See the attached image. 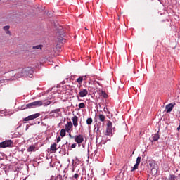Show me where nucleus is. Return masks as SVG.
Returning a JSON list of instances; mask_svg holds the SVG:
<instances>
[{
    "instance_id": "nucleus-1",
    "label": "nucleus",
    "mask_w": 180,
    "mask_h": 180,
    "mask_svg": "<svg viewBox=\"0 0 180 180\" xmlns=\"http://www.w3.org/2000/svg\"><path fill=\"white\" fill-rule=\"evenodd\" d=\"M14 77L15 78H21V77L32 78V77H33V69L31 67L24 68L18 70V73H15Z\"/></svg>"
},
{
    "instance_id": "nucleus-2",
    "label": "nucleus",
    "mask_w": 180,
    "mask_h": 180,
    "mask_svg": "<svg viewBox=\"0 0 180 180\" xmlns=\"http://www.w3.org/2000/svg\"><path fill=\"white\" fill-rule=\"evenodd\" d=\"M13 142L12 140H7L0 143V148H6V147H12Z\"/></svg>"
},
{
    "instance_id": "nucleus-3",
    "label": "nucleus",
    "mask_w": 180,
    "mask_h": 180,
    "mask_svg": "<svg viewBox=\"0 0 180 180\" xmlns=\"http://www.w3.org/2000/svg\"><path fill=\"white\" fill-rule=\"evenodd\" d=\"M75 143H77L79 146L82 144V143H84V135L79 134L75 136Z\"/></svg>"
},
{
    "instance_id": "nucleus-4",
    "label": "nucleus",
    "mask_w": 180,
    "mask_h": 180,
    "mask_svg": "<svg viewBox=\"0 0 180 180\" xmlns=\"http://www.w3.org/2000/svg\"><path fill=\"white\" fill-rule=\"evenodd\" d=\"M40 116V113H36L34 115H29L28 117L24 118V122H29L30 120H34V119H37Z\"/></svg>"
},
{
    "instance_id": "nucleus-5",
    "label": "nucleus",
    "mask_w": 180,
    "mask_h": 180,
    "mask_svg": "<svg viewBox=\"0 0 180 180\" xmlns=\"http://www.w3.org/2000/svg\"><path fill=\"white\" fill-rule=\"evenodd\" d=\"M33 108H37L39 106H43V101H36L32 103Z\"/></svg>"
},
{
    "instance_id": "nucleus-6",
    "label": "nucleus",
    "mask_w": 180,
    "mask_h": 180,
    "mask_svg": "<svg viewBox=\"0 0 180 180\" xmlns=\"http://www.w3.org/2000/svg\"><path fill=\"white\" fill-rule=\"evenodd\" d=\"M86 95H88V90L86 89H82L79 92V96H80V98H85Z\"/></svg>"
},
{
    "instance_id": "nucleus-7",
    "label": "nucleus",
    "mask_w": 180,
    "mask_h": 180,
    "mask_svg": "<svg viewBox=\"0 0 180 180\" xmlns=\"http://www.w3.org/2000/svg\"><path fill=\"white\" fill-rule=\"evenodd\" d=\"M73 127L72 122L71 121L68 122L65 125V131L68 133L70 130H71V128Z\"/></svg>"
},
{
    "instance_id": "nucleus-8",
    "label": "nucleus",
    "mask_w": 180,
    "mask_h": 180,
    "mask_svg": "<svg viewBox=\"0 0 180 180\" xmlns=\"http://www.w3.org/2000/svg\"><path fill=\"white\" fill-rule=\"evenodd\" d=\"M167 113H169V112H172V109H174V104L169 103L165 107Z\"/></svg>"
},
{
    "instance_id": "nucleus-9",
    "label": "nucleus",
    "mask_w": 180,
    "mask_h": 180,
    "mask_svg": "<svg viewBox=\"0 0 180 180\" xmlns=\"http://www.w3.org/2000/svg\"><path fill=\"white\" fill-rule=\"evenodd\" d=\"M72 126L75 127H77L78 126V117L77 115H75L72 118Z\"/></svg>"
},
{
    "instance_id": "nucleus-10",
    "label": "nucleus",
    "mask_w": 180,
    "mask_h": 180,
    "mask_svg": "<svg viewBox=\"0 0 180 180\" xmlns=\"http://www.w3.org/2000/svg\"><path fill=\"white\" fill-rule=\"evenodd\" d=\"M160 139V131H158L152 136V141H158Z\"/></svg>"
},
{
    "instance_id": "nucleus-11",
    "label": "nucleus",
    "mask_w": 180,
    "mask_h": 180,
    "mask_svg": "<svg viewBox=\"0 0 180 180\" xmlns=\"http://www.w3.org/2000/svg\"><path fill=\"white\" fill-rule=\"evenodd\" d=\"M113 128H109V127H107L106 128V131L105 133V136H110V134H112V129Z\"/></svg>"
},
{
    "instance_id": "nucleus-12",
    "label": "nucleus",
    "mask_w": 180,
    "mask_h": 180,
    "mask_svg": "<svg viewBox=\"0 0 180 180\" xmlns=\"http://www.w3.org/2000/svg\"><path fill=\"white\" fill-rule=\"evenodd\" d=\"M51 150L53 151V153H56L57 151V144L53 143L51 146Z\"/></svg>"
},
{
    "instance_id": "nucleus-13",
    "label": "nucleus",
    "mask_w": 180,
    "mask_h": 180,
    "mask_svg": "<svg viewBox=\"0 0 180 180\" xmlns=\"http://www.w3.org/2000/svg\"><path fill=\"white\" fill-rule=\"evenodd\" d=\"M10 27H11L9 25H6L4 27V30H5L7 34H11V31H9Z\"/></svg>"
},
{
    "instance_id": "nucleus-14",
    "label": "nucleus",
    "mask_w": 180,
    "mask_h": 180,
    "mask_svg": "<svg viewBox=\"0 0 180 180\" xmlns=\"http://www.w3.org/2000/svg\"><path fill=\"white\" fill-rule=\"evenodd\" d=\"M35 149H36V146L32 145V146H30L27 148V151L28 153H32V151H34Z\"/></svg>"
},
{
    "instance_id": "nucleus-15",
    "label": "nucleus",
    "mask_w": 180,
    "mask_h": 180,
    "mask_svg": "<svg viewBox=\"0 0 180 180\" xmlns=\"http://www.w3.org/2000/svg\"><path fill=\"white\" fill-rule=\"evenodd\" d=\"M60 112H61V109L57 108L56 110H53L52 111H51L50 115H53V113H56L58 115V113H60Z\"/></svg>"
},
{
    "instance_id": "nucleus-16",
    "label": "nucleus",
    "mask_w": 180,
    "mask_h": 180,
    "mask_svg": "<svg viewBox=\"0 0 180 180\" xmlns=\"http://www.w3.org/2000/svg\"><path fill=\"white\" fill-rule=\"evenodd\" d=\"M42 48H43V45H37L36 46H33L32 48V50H39V49L41 50Z\"/></svg>"
},
{
    "instance_id": "nucleus-17",
    "label": "nucleus",
    "mask_w": 180,
    "mask_h": 180,
    "mask_svg": "<svg viewBox=\"0 0 180 180\" xmlns=\"http://www.w3.org/2000/svg\"><path fill=\"white\" fill-rule=\"evenodd\" d=\"M98 119L100 122H105V117L103 115V114H100L98 115Z\"/></svg>"
},
{
    "instance_id": "nucleus-18",
    "label": "nucleus",
    "mask_w": 180,
    "mask_h": 180,
    "mask_svg": "<svg viewBox=\"0 0 180 180\" xmlns=\"http://www.w3.org/2000/svg\"><path fill=\"white\" fill-rule=\"evenodd\" d=\"M66 131H67L65 129H62L60 132V136L62 137H65Z\"/></svg>"
},
{
    "instance_id": "nucleus-19",
    "label": "nucleus",
    "mask_w": 180,
    "mask_h": 180,
    "mask_svg": "<svg viewBox=\"0 0 180 180\" xmlns=\"http://www.w3.org/2000/svg\"><path fill=\"white\" fill-rule=\"evenodd\" d=\"M84 81V77H79L77 79V82H78L79 85H81V84H82V82Z\"/></svg>"
},
{
    "instance_id": "nucleus-20",
    "label": "nucleus",
    "mask_w": 180,
    "mask_h": 180,
    "mask_svg": "<svg viewBox=\"0 0 180 180\" xmlns=\"http://www.w3.org/2000/svg\"><path fill=\"white\" fill-rule=\"evenodd\" d=\"M86 124H88L89 126H90V124H92V122H94V120H92V118L89 117L86 120Z\"/></svg>"
},
{
    "instance_id": "nucleus-21",
    "label": "nucleus",
    "mask_w": 180,
    "mask_h": 180,
    "mask_svg": "<svg viewBox=\"0 0 180 180\" xmlns=\"http://www.w3.org/2000/svg\"><path fill=\"white\" fill-rule=\"evenodd\" d=\"M139 165H140L139 163H136L134 165V167H133V168L131 169V172H133L136 171V169H137L139 168Z\"/></svg>"
},
{
    "instance_id": "nucleus-22",
    "label": "nucleus",
    "mask_w": 180,
    "mask_h": 180,
    "mask_svg": "<svg viewBox=\"0 0 180 180\" xmlns=\"http://www.w3.org/2000/svg\"><path fill=\"white\" fill-rule=\"evenodd\" d=\"M32 108H34L32 103L27 104L25 107L26 109H32Z\"/></svg>"
},
{
    "instance_id": "nucleus-23",
    "label": "nucleus",
    "mask_w": 180,
    "mask_h": 180,
    "mask_svg": "<svg viewBox=\"0 0 180 180\" xmlns=\"http://www.w3.org/2000/svg\"><path fill=\"white\" fill-rule=\"evenodd\" d=\"M176 176L174 174H170L169 176V180H175L176 179Z\"/></svg>"
},
{
    "instance_id": "nucleus-24",
    "label": "nucleus",
    "mask_w": 180,
    "mask_h": 180,
    "mask_svg": "<svg viewBox=\"0 0 180 180\" xmlns=\"http://www.w3.org/2000/svg\"><path fill=\"white\" fill-rule=\"evenodd\" d=\"M79 109H84V108H85V103H80L79 104Z\"/></svg>"
},
{
    "instance_id": "nucleus-25",
    "label": "nucleus",
    "mask_w": 180,
    "mask_h": 180,
    "mask_svg": "<svg viewBox=\"0 0 180 180\" xmlns=\"http://www.w3.org/2000/svg\"><path fill=\"white\" fill-rule=\"evenodd\" d=\"M151 172H152V174H153V175H156V174H157V169H155V168H152L151 169Z\"/></svg>"
},
{
    "instance_id": "nucleus-26",
    "label": "nucleus",
    "mask_w": 180,
    "mask_h": 180,
    "mask_svg": "<svg viewBox=\"0 0 180 180\" xmlns=\"http://www.w3.org/2000/svg\"><path fill=\"white\" fill-rule=\"evenodd\" d=\"M101 96H103V98H108V94L105 91H102Z\"/></svg>"
},
{
    "instance_id": "nucleus-27",
    "label": "nucleus",
    "mask_w": 180,
    "mask_h": 180,
    "mask_svg": "<svg viewBox=\"0 0 180 180\" xmlns=\"http://www.w3.org/2000/svg\"><path fill=\"white\" fill-rule=\"evenodd\" d=\"M107 127H109V128H113L112 127V124L110 121H108V123H107Z\"/></svg>"
},
{
    "instance_id": "nucleus-28",
    "label": "nucleus",
    "mask_w": 180,
    "mask_h": 180,
    "mask_svg": "<svg viewBox=\"0 0 180 180\" xmlns=\"http://www.w3.org/2000/svg\"><path fill=\"white\" fill-rule=\"evenodd\" d=\"M55 180H63V176L61 174L58 175Z\"/></svg>"
},
{
    "instance_id": "nucleus-29",
    "label": "nucleus",
    "mask_w": 180,
    "mask_h": 180,
    "mask_svg": "<svg viewBox=\"0 0 180 180\" xmlns=\"http://www.w3.org/2000/svg\"><path fill=\"white\" fill-rule=\"evenodd\" d=\"M140 162H141V157L139 156L136 158V164H139L140 165Z\"/></svg>"
},
{
    "instance_id": "nucleus-30",
    "label": "nucleus",
    "mask_w": 180,
    "mask_h": 180,
    "mask_svg": "<svg viewBox=\"0 0 180 180\" xmlns=\"http://www.w3.org/2000/svg\"><path fill=\"white\" fill-rule=\"evenodd\" d=\"M73 178H75V179H77V178H79V174H75V175L73 176Z\"/></svg>"
},
{
    "instance_id": "nucleus-31",
    "label": "nucleus",
    "mask_w": 180,
    "mask_h": 180,
    "mask_svg": "<svg viewBox=\"0 0 180 180\" xmlns=\"http://www.w3.org/2000/svg\"><path fill=\"white\" fill-rule=\"evenodd\" d=\"M60 141H61V137L58 136V137L57 138L56 142H57V143H60Z\"/></svg>"
},
{
    "instance_id": "nucleus-32",
    "label": "nucleus",
    "mask_w": 180,
    "mask_h": 180,
    "mask_svg": "<svg viewBox=\"0 0 180 180\" xmlns=\"http://www.w3.org/2000/svg\"><path fill=\"white\" fill-rule=\"evenodd\" d=\"M75 147H77V143H73L71 145L72 148H75Z\"/></svg>"
},
{
    "instance_id": "nucleus-33",
    "label": "nucleus",
    "mask_w": 180,
    "mask_h": 180,
    "mask_svg": "<svg viewBox=\"0 0 180 180\" xmlns=\"http://www.w3.org/2000/svg\"><path fill=\"white\" fill-rule=\"evenodd\" d=\"M69 137L70 139H74V140L75 139V136H72L71 134H69Z\"/></svg>"
},
{
    "instance_id": "nucleus-34",
    "label": "nucleus",
    "mask_w": 180,
    "mask_h": 180,
    "mask_svg": "<svg viewBox=\"0 0 180 180\" xmlns=\"http://www.w3.org/2000/svg\"><path fill=\"white\" fill-rule=\"evenodd\" d=\"M50 103H51V101H47L45 105L47 106V105H50Z\"/></svg>"
},
{
    "instance_id": "nucleus-35",
    "label": "nucleus",
    "mask_w": 180,
    "mask_h": 180,
    "mask_svg": "<svg viewBox=\"0 0 180 180\" xmlns=\"http://www.w3.org/2000/svg\"><path fill=\"white\" fill-rule=\"evenodd\" d=\"M78 101H81V100L79 99V97H78Z\"/></svg>"
},
{
    "instance_id": "nucleus-36",
    "label": "nucleus",
    "mask_w": 180,
    "mask_h": 180,
    "mask_svg": "<svg viewBox=\"0 0 180 180\" xmlns=\"http://www.w3.org/2000/svg\"><path fill=\"white\" fill-rule=\"evenodd\" d=\"M104 112H106V110H105V108H104Z\"/></svg>"
},
{
    "instance_id": "nucleus-37",
    "label": "nucleus",
    "mask_w": 180,
    "mask_h": 180,
    "mask_svg": "<svg viewBox=\"0 0 180 180\" xmlns=\"http://www.w3.org/2000/svg\"><path fill=\"white\" fill-rule=\"evenodd\" d=\"M108 113H110V112L108 111Z\"/></svg>"
},
{
    "instance_id": "nucleus-38",
    "label": "nucleus",
    "mask_w": 180,
    "mask_h": 180,
    "mask_svg": "<svg viewBox=\"0 0 180 180\" xmlns=\"http://www.w3.org/2000/svg\"><path fill=\"white\" fill-rule=\"evenodd\" d=\"M66 144H68V142H66Z\"/></svg>"
}]
</instances>
